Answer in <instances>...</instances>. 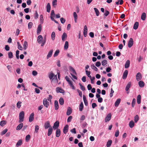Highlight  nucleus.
Masks as SVG:
<instances>
[{"label": "nucleus", "instance_id": "9", "mask_svg": "<svg viewBox=\"0 0 147 147\" xmlns=\"http://www.w3.org/2000/svg\"><path fill=\"white\" fill-rule=\"evenodd\" d=\"M59 125V122L57 121H56L54 124V125L53 126V128L55 129L57 128Z\"/></svg>", "mask_w": 147, "mask_h": 147}, {"label": "nucleus", "instance_id": "18", "mask_svg": "<svg viewBox=\"0 0 147 147\" xmlns=\"http://www.w3.org/2000/svg\"><path fill=\"white\" fill-rule=\"evenodd\" d=\"M22 143V139H20L19 140L16 144V146L17 147L19 146H21Z\"/></svg>", "mask_w": 147, "mask_h": 147}, {"label": "nucleus", "instance_id": "44", "mask_svg": "<svg viewBox=\"0 0 147 147\" xmlns=\"http://www.w3.org/2000/svg\"><path fill=\"white\" fill-rule=\"evenodd\" d=\"M85 72L86 75H87L88 77L89 78H91V76L90 75L91 73L90 71H88V70H86L85 71Z\"/></svg>", "mask_w": 147, "mask_h": 147}, {"label": "nucleus", "instance_id": "54", "mask_svg": "<svg viewBox=\"0 0 147 147\" xmlns=\"http://www.w3.org/2000/svg\"><path fill=\"white\" fill-rule=\"evenodd\" d=\"M30 135H28L26 137V142H28L30 139Z\"/></svg>", "mask_w": 147, "mask_h": 147}, {"label": "nucleus", "instance_id": "62", "mask_svg": "<svg viewBox=\"0 0 147 147\" xmlns=\"http://www.w3.org/2000/svg\"><path fill=\"white\" fill-rule=\"evenodd\" d=\"M70 131L72 133L74 134H76V129L75 128H74L73 129L70 130Z\"/></svg>", "mask_w": 147, "mask_h": 147}, {"label": "nucleus", "instance_id": "58", "mask_svg": "<svg viewBox=\"0 0 147 147\" xmlns=\"http://www.w3.org/2000/svg\"><path fill=\"white\" fill-rule=\"evenodd\" d=\"M72 119V117L71 116H69L67 119V122H69L71 121Z\"/></svg>", "mask_w": 147, "mask_h": 147}, {"label": "nucleus", "instance_id": "64", "mask_svg": "<svg viewBox=\"0 0 147 147\" xmlns=\"http://www.w3.org/2000/svg\"><path fill=\"white\" fill-rule=\"evenodd\" d=\"M60 21L61 23L64 24L65 22V20L63 18H60Z\"/></svg>", "mask_w": 147, "mask_h": 147}, {"label": "nucleus", "instance_id": "36", "mask_svg": "<svg viewBox=\"0 0 147 147\" xmlns=\"http://www.w3.org/2000/svg\"><path fill=\"white\" fill-rule=\"evenodd\" d=\"M83 99L85 105L86 106H87L88 105V102L86 100V97L84 95L83 96Z\"/></svg>", "mask_w": 147, "mask_h": 147}, {"label": "nucleus", "instance_id": "49", "mask_svg": "<svg viewBox=\"0 0 147 147\" xmlns=\"http://www.w3.org/2000/svg\"><path fill=\"white\" fill-rule=\"evenodd\" d=\"M139 120V117L138 115H136L134 117V121L135 123H136Z\"/></svg>", "mask_w": 147, "mask_h": 147}, {"label": "nucleus", "instance_id": "13", "mask_svg": "<svg viewBox=\"0 0 147 147\" xmlns=\"http://www.w3.org/2000/svg\"><path fill=\"white\" fill-rule=\"evenodd\" d=\"M67 34L65 32H64L62 36V40L63 41H65L67 38Z\"/></svg>", "mask_w": 147, "mask_h": 147}, {"label": "nucleus", "instance_id": "38", "mask_svg": "<svg viewBox=\"0 0 147 147\" xmlns=\"http://www.w3.org/2000/svg\"><path fill=\"white\" fill-rule=\"evenodd\" d=\"M84 107L83 104L82 102L80 105L79 109L80 111H82Z\"/></svg>", "mask_w": 147, "mask_h": 147}, {"label": "nucleus", "instance_id": "5", "mask_svg": "<svg viewBox=\"0 0 147 147\" xmlns=\"http://www.w3.org/2000/svg\"><path fill=\"white\" fill-rule=\"evenodd\" d=\"M136 80L137 81H139L141 80L142 78V76L140 72H138L136 76Z\"/></svg>", "mask_w": 147, "mask_h": 147}, {"label": "nucleus", "instance_id": "39", "mask_svg": "<svg viewBox=\"0 0 147 147\" xmlns=\"http://www.w3.org/2000/svg\"><path fill=\"white\" fill-rule=\"evenodd\" d=\"M69 69L70 71H71L73 74L76 75V73L74 69L72 67H69Z\"/></svg>", "mask_w": 147, "mask_h": 147}, {"label": "nucleus", "instance_id": "55", "mask_svg": "<svg viewBox=\"0 0 147 147\" xmlns=\"http://www.w3.org/2000/svg\"><path fill=\"white\" fill-rule=\"evenodd\" d=\"M8 55L9 56V57L11 59L13 58V55L12 53L11 52H9L8 53Z\"/></svg>", "mask_w": 147, "mask_h": 147}, {"label": "nucleus", "instance_id": "3", "mask_svg": "<svg viewBox=\"0 0 147 147\" xmlns=\"http://www.w3.org/2000/svg\"><path fill=\"white\" fill-rule=\"evenodd\" d=\"M134 44L133 40L132 38H130L128 43V46L129 48H131L133 45Z\"/></svg>", "mask_w": 147, "mask_h": 147}, {"label": "nucleus", "instance_id": "34", "mask_svg": "<svg viewBox=\"0 0 147 147\" xmlns=\"http://www.w3.org/2000/svg\"><path fill=\"white\" fill-rule=\"evenodd\" d=\"M139 23L138 22H135L133 28L135 30L137 29Z\"/></svg>", "mask_w": 147, "mask_h": 147}, {"label": "nucleus", "instance_id": "10", "mask_svg": "<svg viewBox=\"0 0 147 147\" xmlns=\"http://www.w3.org/2000/svg\"><path fill=\"white\" fill-rule=\"evenodd\" d=\"M111 113L109 114L105 118V122H107L109 121L111 119Z\"/></svg>", "mask_w": 147, "mask_h": 147}, {"label": "nucleus", "instance_id": "19", "mask_svg": "<svg viewBox=\"0 0 147 147\" xmlns=\"http://www.w3.org/2000/svg\"><path fill=\"white\" fill-rule=\"evenodd\" d=\"M61 131L59 129H57L56 132V136L57 137H59L60 135Z\"/></svg>", "mask_w": 147, "mask_h": 147}, {"label": "nucleus", "instance_id": "23", "mask_svg": "<svg viewBox=\"0 0 147 147\" xmlns=\"http://www.w3.org/2000/svg\"><path fill=\"white\" fill-rule=\"evenodd\" d=\"M53 129L52 127H51L49 129L47 133V135L48 136H50L52 134Z\"/></svg>", "mask_w": 147, "mask_h": 147}, {"label": "nucleus", "instance_id": "33", "mask_svg": "<svg viewBox=\"0 0 147 147\" xmlns=\"http://www.w3.org/2000/svg\"><path fill=\"white\" fill-rule=\"evenodd\" d=\"M134 125V123L133 121H131L129 122V127L132 128L133 127Z\"/></svg>", "mask_w": 147, "mask_h": 147}, {"label": "nucleus", "instance_id": "25", "mask_svg": "<svg viewBox=\"0 0 147 147\" xmlns=\"http://www.w3.org/2000/svg\"><path fill=\"white\" fill-rule=\"evenodd\" d=\"M141 97L140 95H138L137 96V102L138 104H140L141 102Z\"/></svg>", "mask_w": 147, "mask_h": 147}, {"label": "nucleus", "instance_id": "4", "mask_svg": "<svg viewBox=\"0 0 147 147\" xmlns=\"http://www.w3.org/2000/svg\"><path fill=\"white\" fill-rule=\"evenodd\" d=\"M43 104L46 108H48L49 105V102L47 101L46 98H44L43 100Z\"/></svg>", "mask_w": 147, "mask_h": 147}, {"label": "nucleus", "instance_id": "12", "mask_svg": "<svg viewBox=\"0 0 147 147\" xmlns=\"http://www.w3.org/2000/svg\"><path fill=\"white\" fill-rule=\"evenodd\" d=\"M69 126L68 125H66L63 129V132L64 134H66L68 131Z\"/></svg>", "mask_w": 147, "mask_h": 147}, {"label": "nucleus", "instance_id": "26", "mask_svg": "<svg viewBox=\"0 0 147 147\" xmlns=\"http://www.w3.org/2000/svg\"><path fill=\"white\" fill-rule=\"evenodd\" d=\"M72 113V109H71L69 107L68 108L67 113L66 114L67 115H69Z\"/></svg>", "mask_w": 147, "mask_h": 147}, {"label": "nucleus", "instance_id": "46", "mask_svg": "<svg viewBox=\"0 0 147 147\" xmlns=\"http://www.w3.org/2000/svg\"><path fill=\"white\" fill-rule=\"evenodd\" d=\"M8 129H5L4 130H3L1 133V135L2 136L5 134L7 132Z\"/></svg>", "mask_w": 147, "mask_h": 147}, {"label": "nucleus", "instance_id": "48", "mask_svg": "<svg viewBox=\"0 0 147 147\" xmlns=\"http://www.w3.org/2000/svg\"><path fill=\"white\" fill-rule=\"evenodd\" d=\"M39 129V127L38 125H36L35 126V132L37 133Z\"/></svg>", "mask_w": 147, "mask_h": 147}, {"label": "nucleus", "instance_id": "30", "mask_svg": "<svg viewBox=\"0 0 147 147\" xmlns=\"http://www.w3.org/2000/svg\"><path fill=\"white\" fill-rule=\"evenodd\" d=\"M53 52V50H51L49 51L47 56V59H48L51 56Z\"/></svg>", "mask_w": 147, "mask_h": 147}, {"label": "nucleus", "instance_id": "61", "mask_svg": "<svg viewBox=\"0 0 147 147\" xmlns=\"http://www.w3.org/2000/svg\"><path fill=\"white\" fill-rule=\"evenodd\" d=\"M32 22H29L28 24V28L29 29L31 28L32 27Z\"/></svg>", "mask_w": 147, "mask_h": 147}, {"label": "nucleus", "instance_id": "14", "mask_svg": "<svg viewBox=\"0 0 147 147\" xmlns=\"http://www.w3.org/2000/svg\"><path fill=\"white\" fill-rule=\"evenodd\" d=\"M42 30V26L41 24H39L38 25V27L37 29V34L38 35L40 32H41Z\"/></svg>", "mask_w": 147, "mask_h": 147}, {"label": "nucleus", "instance_id": "2", "mask_svg": "<svg viewBox=\"0 0 147 147\" xmlns=\"http://www.w3.org/2000/svg\"><path fill=\"white\" fill-rule=\"evenodd\" d=\"M24 113L23 111H21L19 113V123L22 122L24 121Z\"/></svg>", "mask_w": 147, "mask_h": 147}, {"label": "nucleus", "instance_id": "31", "mask_svg": "<svg viewBox=\"0 0 147 147\" xmlns=\"http://www.w3.org/2000/svg\"><path fill=\"white\" fill-rule=\"evenodd\" d=\"M130 61L129 60H127L126 62L125 65V68H128L129 66Z\"/></svg>", "mask_w": 147, "mask_h": 147}, {"label": "nucleus", "instance_id": "27", "mask_svg": "<svg viewBox=\"0 0 147 147\" xmlns=\"http://www.w3.org/2000/svg\"><path fill=\"white\" fill-rule=\"evenodd\" d=\"M121 101V99L120 98H118L117 99L115 103V107H117Z\"/></svg>", "mask_w": 147, "mask_h": 147}, {"label": "nucleus", "instance_id": "50", "mask_svg": "<svg viewBox=\"0 0 147 147\" xmlns=\"http://www.w3.org/2000/svg\"><path fill=\"white\" fill-rule=\"evenodd\" d=\"M59 53V50H57L55 51V53L54 54V57H55L57 56L58 55Z\"/></svg>", "mask_w": 147, "mask_h": 147}, {"label": "nucleus", "instance_id": "60", "mask_svg": "<svg viewBox=\"0 0 147 147\" xmlns=\"http://www.w3.org/2000/svg\"><path fill=\"white\" fill-rule=\"evenodd\" d=\"M18 45V49L20 50H22V47L21 46V45L20 44V43L18 42H17Z\"/></svg>", "mask_w": 147, "mask_h": 147}, {"label": "nucleus", "instance_id": "45", "mask_svg": "<svg viewBox=\"0 0 147 147\" xmlns=\"http://www.w3.org/2000/svg\"><path fill=\"white\" fill-rule=\"evenodd\" d=\"M94 10L95 12L96 16H98L99 15V14L100 13L98 11V10L96 8H94Z\"/></svg>", "mask_w": 147, "mask_h": 147}, {"label": "nucleus", "instance_id": "53", "mask_svg": "<svg viewBox=\"0 0 147 147\" xmlns=\"http://www.w3.org/2000/svg\"><path fill=\"white\" fill-rule=\"evenodd\" d=\"M69 84L73 89L74 90L75 89V87L74 85L73 84V82L72 81L70 82H69Z\"/></svg>", "mask_w": 147, "mask_h": 147}, {"label": "nucleus", "instance_id": "8", "mask_svg": "<svg viewBox=\"0 0 147 147\" xmlns=\"http://www.w3.org/2000/svg\"><path fill=\"white\" fill-rule=\"evenodd\" d=\"M56 91L57 93H64V92L63 90L59 87H57L56 88Z\"/></svg>", "mask_w": 147, "mask_h": 147}, {"label": "nucleus", "instance_id": "52", "mask_svg": "<svg viewBox=\"0 0 147 147\" xmlns=\"http://www.w3.org/2000/svg\"><path fill=\"white\" fill-rule=\"evenodd\" d=\"M22 102L21 101H18L17 104V107L18 108H20L21 107V104Z\"/></svg>", "mask_w": 147, "mask_h": 147}, {"label": "nucleus", "instance_id": "28", "mask_svg": "<svg viewBox=\"0 0 147 147\" xmlns=\"http://www.w3.org/2000/svg\"><path fill=\"white\" fill-rule=\"evenodd\" d=\"M138 84L140 88L143 87L144 86V83L142 81H140L138 82Z\"/></svg>", "mask_w": 147, "mask_h": 147}, {"label": "nucleus", "instance_id": "59", "mask_svg": "<svg viewBox=\"0 0 147 147\" xmlns=\"http://www.w3.org/2000/svg\"><path fill=\"white\" fill-rule=\"evenodd\" d=\"M107 63V61L105 59L102 61V65H105Z\"/></svg>", "mask_w": 147, "mask_h": 147}, {"label": "nucleus", "instance_id": "57", "mask_svg": "<svg viewBox=\"0 0 147 147\" xmlns=\"http://www.w3.org/2000/svg\"><path fill=\"white\" fill-rule=\"evenodd\" d=\"M114 92V91L113 90V89L112 88H111V92L110 95V96L111 98L113 96Z\"/></svg>", "mask_w": 147, "mask_h": 147}, {"label": "nucleus", "instance_id": "56", "mask_svg": "<svg viewBox=\"0 0 147 147\" xmlns=\"http://www.w3.org/2000/svg\"><path fill=\"white\" fill-rule=\"evenodd\" d=\"M79 84L80 86L81 89L82 91H84L85 90L84 87L80 83H79Z\"/></svg>", "mask_w": 147, "mask_h": 147}, {"label": "nucleus", "instance_id": "21", "mask_svg": "<svg viewBox=\"0 0 147 147\" xmlns=\"http://www.w3.org/2000/svg\"><path fill=\"white\" fill-rule=\"evenodd\" d=\"M55 17V14L54 11L53 10H52L51 11V20H53V18H54Z\"/></svg>", "mask_w": 147, "mask_h": 147}, {"label": "nucleus", "instance_id": "7", "mask_svg": "<svg viewBox=\"0 0 147 147\" xmlns=\"http://www.w3.org/2000/svg\"><path fill=\"white\" fill-rule=\"evenodd\" d=\"M34 113H32L30 115L29 117V122H32L34 119Z\"/></svg>", "mask_w": 147, "mask_h": 147}, {"label": "nucleus", "instance_id": "22", "mask_svg": "<svg viewBox=\"0 0 147 147\" xmlns=\"http://www.w3.org/2000/svg\"><path fill=\"white\" fill-rule=\"evenodd\" d=\"M51 8V7L50 4L49 3H48L46 6V10L47 12H50Z\"/></svg>", "mask_w": 147, "mask_h": 147}, {"label": "nucleus", "instance_id": "29", "mask_svg": "<svg viewBox=\"0 0 147 147\" xmlns=\"http://www.w3.org/2000/svg\"><path fill=\"white\" fill-rule=\"evenodd\" d=\"M123 3V0H118L117 1L115 2V4L117 5H118L119 4L121 5Z\"/></svg>", "mask_w": 147, "mask_h": 147}, {"label": "nucleus", "instance_id": "63", "mask_svg": "<svg viewBox=\"0 0 147 147\" xmlns=\"http://www.w3.org/2000/svg\"><path fill=\"white\" fill-rule=\"evenodd\" d=\"M119 134V131L118 130H117L115 132V136L116 137H117Z\"/></svg>", "mask_w": 147, "mask_h": 147}, {"label": "nucleus", "instance_id": "37", "mask_svg": "<svg viewBox=\"0 0 147 147\" xmlns=\"http://www.w3.org/2000/svg\"><path fill=\"white\" fill-rule=\"evenodd\" d=\"M7 122L6 121L2 120L0 122V125L2 127L4 126L6 124Z\"/></svg>", "mask_w": 147, "mask_h": 147}, {"label": "nucleus", "instance_id": "47", "mask_svg": "<svg viewBox=\"0 0 147 147\" xmlns=\"http://www.w3.org/2000/svg\"><path fill=\"white\" fill-rule=\"evenodd\" d=\"M91 68L95 71H97V68L95 66L94 64H92L91 65Z\"/></svg>", "mask_w": 147, "mask_h": 147}, {"label": "nucleus", "instance_id": "24", "mask_svg": "<svg viewBox=\"0 0 147 147\" xmlns=\"http://www.w3.org/2000/svg\"><path fill=\"white\" fill-rule=\"evenodd\" d=\"M131 85V83L130 82H129L125 88V90L126 91H127L129 90V88L130 87Z\"/></svg>", "mask_w": 147, "mask_h": 147}, {"label": "nucleus", "instance_id": "1", "mask_svg": "<svg viewBox=\"0 0 147 147\" xmlns=\"http://www.w3.org/2000/svg\"><path fill=\"white\" fill-rule=\"evenodd\" d=\"M49 77L50 80H52V82H54L56 83H57L58 80L57 75H54L52 72H51L49 74Z\"/></svg>", "mask_w": 147, "mask_h": 147}, {"label": "nucleus", "instance_id": "42", "mask_svg": "<svg viewBox=\"0 0 147 147\" xmlns=\"http://www.w3.org/2000/svg\"><path fill=\"white\" fill-rule=\"evenodd\" d=\"M59 104L61 105H62L63 104L64 100L61 97L60 98V99H59Z\"/></svg>", "mask_w": 147, "mask_h": 147}, {"label": "nucleus", "instance_id": "20", "mask_svg": "<svg viewBox=\"0 0 147 147\" xmlns=\"http://www.w3.org/2000/svg\"><path fill=\"white\" fill-rule=\"evenodd\" d=\"M128 71L127 70H125L123 73L122 78L123 79H125L127 75Z\"/></svg>", "mask_w": 147, "mask_h": 147}, {"label": "nucleus", "instance_id": "11", "mask_svg": "<svg viewBox=\"0 0 147 147\" xmlns=\"http://www.w3.org/2000/svg\"><path fill=\"white\" fill-rule=\"evenodd\" d=\"M88 30V29L86 25H85L84 26V31H83V34L84 37H86L87 36V33Z\"/></svg>", "mask_w": 147, "mask_h": 147}, {"label": "nucleus", "instance_id": "32", "mask_svg": "<svg viewBox=\"0 0 147 147\" xmlns=\"http://www.w3.org/2000/svg\"><path fill=\"white\" fill-rule=\"evenodd\" d=\"M28 46V43L27 41H24V42L23 46L24 49L25 50L26 49Z\"/></svg>", "mask_w": 147, "mask_h": 147}, {"label": "nucleus", "instance_id": "41", "mask_svg": "<svg viewBox=\"0 0 147 147\" xmlns=\"http://www.w3.org/2000/svg\"><path fill=\"white\" fill-rule=\"evenodd\" d=\"M112 143V141L111 140H109L107 143L106 146L107 147H109L111 145Z\"/></svg>", "mask_w": 147, "mask_h": 147}, {"label": "nucleus", "instance_id": "35", "mask_svg": "<svg viewBox=\"0 0 147 147\" xmlns=\"http://www.w3.org/2000/svg\"><path fill=\"white\" fill-rule=\"evenodd\" d=\"M146 18V14L145 13H143L141 16V19L143 20H144Z\"/></svg>", "mask_w": 147, "mask_h": 147}, {"label": "nucleus", "instance_id": "17", "mask_svg": "<svg viewBox=\"0 0 147 147\" xmlns=\"http://www.w3.org/2000/svg\"><path fill=\"white\" fill-rule=\"evenodd\" d=\"M23 126V124L22 123H21L19 124L16 127V130H20Z\"/></svg>", "mask_w": 147, "mask_h": 147}, {"label": "nucleus", "instance_id": "43", "mask_svg": "<svg viewBox=\"0 0 147 147\" xmlns=\"http://www.w3.org/2000/svg\"><path fill=\"white\" fill-rule=\"evenodd\" d=\"M55 33L54 32H53L51 34V38L52 40H53L55 39Z\"/></svg>", "mask_w": 147, "mask_h": 147}, {"label": "nucleus", "instance_id": "6", "mask_svg": "<svg viewBox=\"0 0 147 147\" xmlns=\"http://www.w3.org/2000/svg\"><path fill=\"white\" fill-rule=\"evenodd\" d=\"M44 127L45 129H47L49 127H51V125H50V122L49 121H47L45 122Z\"/></svg>", "mask_w": 147, "mask_h": 147}, {"label": "nucleus", "instance_id": "15", "mask_svg": "<svg viewBox=\"0 0 147 147\" xmlns=\"http://www.w3.org/2000/svg\"><path fill=\"white\" fill-rule=\"evenodd\" d=\"M54 107L55 110H57L59 108L58 102L57 100H55L54 101Z\"/></svg>", "mask_w": 147, "mask_h": 147}, {"label": "nucleus", "instance_id": "51", "mask_svg": "<svg viewBox=\"0 0 147 147\" xmlns=\"http://www.w3.org/2000/svg\"><path fill=\"white\" fill-rule=\"evenodd\" d=\"M136 102V100L135 98L133 99L132 102L131 103V105L132 107H134L135 105Z\"/></svg>", "mask_w": 147, "mask_h": 147}, {"label": "nucleus", "instance_id": "40", "mask_svg": "<svg viewBox=\"0 0 147 147\" xmlns=\"http://www.w3.org/2000/svg\"><path fill=\"white\" fill-rule=\"evenodd\" d=\"M68 41H66L64 45V48L65 49L67 50L68 47Z\"/></svg>", "mask_w": 147, "mask_h": 147}, {"label": "nucleus", "instance_id": "16", "mask_svg": "<svg viewBox=\"0 0 147 147\" xmlns=\"http://www.w3.org/2000/svg\"><path fill=\"white\" fill-rule=\"evenodd\" d=\"M42 40L43 38L42 36L41 35H40L38 36L37 41L38 42V43L40 44L41 43V41Z\"/></svg>", "mask_w": 147, "mask_h": 147}]
</instances>
